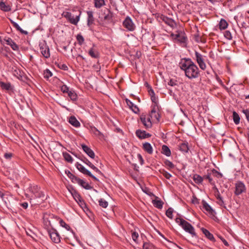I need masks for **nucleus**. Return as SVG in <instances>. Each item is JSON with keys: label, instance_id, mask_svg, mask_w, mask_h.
I'll list each match as a JSON object with an SVG mask.
<instances>
[{"label": "nucleus", "instance_id": "obj_49", "mask_svg": "<svg viewBox=\"0 0 249 249\" xmlns=\"http://www.w3.org/2000/svg\"><path fill=\"white\" fill-rule=\"evenodd\" d=\"M174 210L173 208L170 207L168 209V210L166 212V215L170 219L173 218V213Z\"/></svg>", "mask_w": 249, "mask_h": 249}, {"label": "nucleus", "instance_id": "obj_31", "mask_svg": "<svg viewBox=\"0 0 249 249\" xmlns=\"http://www.w3.org/2000/svg\"><path fill=\"white\" fill-rule=\"evenodd\" d=\"M203 178H203L201 176L197 174H193L192 175V179H193L194 181L195 182V183L196 184L202 183Z\"/></svg>", "mask_w": 249, "mask_h": 249}, {"label": "nucleus", "instance_id": "obj_7", "mask_svg": "<svg viewBox=\"0 0 249 249\" xmlns=\"http://www.w3.org/2000/svg\"><path fill=\"white\" fill-rule=\"evenodd\" d=\"M123 25L128 31H133L136 28V26L132 19L127 16L123 22Z\"/></svg>", "mask_w": 249, "mask_h": 249}, {"label": "nucleus", "instance_id": "obj_35", "mask_svg": "<svg viewBox=\"0 0 249 249\" xmlns=\"http://www.w3.org/2000/svg\"><path fill=\"white\" fill-rule=\"evenodd\" d=\"M69 97L70 98L71 100L72 101H75L77 99V95L75 92L74 90L72 89H71L69 93H68Z\"/></svg>", "mask_w": 249, "mask_h": 249}, {"label": "nucleus", "instance_id": "obj_30", "mask_svg": "<svg viewBox=\"0 0 249 249\" xmlns=\"http://www.w3.org/2000/svg\"><path fill=\"white\" fill-rule=\"evenodd\" d=\"M161 152L162 154L167 157H170L171 155V152L170 148L166 145H163L162 146Z\"/></svg>", "mask_w": 249, "mask_h": 249}, {"label": "nucleus", "instance_id": "obj_17", "mask_svg": "<svg viewBox=\"0 0 249 249\" xmlns=\"http://www.w3.org/2000/svg\"><path fill=\"white\" fill-rule=\"evenodd\" d=\"M4 40L5 41L6 44L10 46L14 51L18 50V46L11 38L8 37L5 38Z\"/></svg>", "mask_w": 249, "mask_h": 249}, {"label": "nucleus", "instance_id": "obj_52", "mask_svg": "<svg viewBox=\"0 0 249 249\" xmlns=\"http://www.w3.org/2000/svg\"><path fill=\"white\" fill-rule=\"evenodd\" d=\"M60 89H61V90L63 93H68L69 91H70V90L69 89V88L65 85H63L61 86Z\"/></svg>", "mask_w": 249, "mask_h": 249}, {"label": "nucleus", "instance_id": "obj_37", "mask_svg": "<svg viewBox=\"0 0 249 249\" xmlns=\"http://www.w3.org/2000/svg\"><path fill=\"white\" fill-rule=\"evenodd\" d=\"M179 150L183 152H188L189 148L188 143L187 142H183L179 145Z\"/></svg>", "mask_w": 249, "mask_h": 249}, {"label": "nucleus", "instance_id": "obj_48", "mask_svg": "<svg viewBox=\"0 0 249 249\" xmlns=\"http://www.w3.org/2000/svg\"><path fill=\"white\" fill-rule=\"evenodd\" d=\"M99 205L104 208H106L108 206V202L104 199L101 198L99 200Z\"/></svg>", "mask_w": 249, "mask_h": 249}, {"label": "nucleus", "instance_id": "obj_1", "mask_svg": "<svg viewBox=\"0 0 249 249\" xmlns=\"http://www.w3.org/2000/svg\"><path fill=\"white\" fill-rule=\"evenodd\" d=\"M180 69L184 71L185 75L190 79L196 78L199 75L197 66L190 58H183L179 63Z\"/></svg>", "mask_w": 249, "mask_h": 249}, {"label": "nucleus", "instance_id": "obj_60", "mask_svg": "<svg viewBox=\"0 0 249 249\" xmlns=\"http://www.w3.org/2000/svg\"><path fill=\"white\" fill-rule=\"evenodd\" d=\"M162 173L163 176L166 178L167 179H169L172 175L169 172H161Z\"/></svg>", "mask_w": 249, "mask_h": 249}, {"label": "nucleus", "instance_id": "obj_24", "mask_svg": "<svg viewBox=\"0 0 249 249\" xmlns=\"http://www.w3.org/2000/svg\"><path fill=\"white\" fill-rule=\"evenodd\" d=\"M0 8L4 12H9L11 10V5L3 1L0 2Z\"/></svg>", "mask_w": 249, "mask_h": 249}, {"label": "nucleus", "instance_id": "obj_29", "mask_svg": "<svg viewBox=\"0 0 249 249\" xmlns=\"http://www.w3.org/2000/svg\"><path fill=\"white\" fill-rule=\"evenodd\" d=\"M157 198H159L158 197L156 196V199L153 200L152 203L156 208L161 209L163 207V202L160 199H157Z\"/></svg>", "mask_w": 249, "mask_h": 249}, {"label": "nucleus", "instance_id": "obj_50", "mask_svg": "<svg viewBox=\"0 0 249 249\" xmlns=\"http://www.w3.org/2000/svg\"><path fill=\"white\" fill-rule=\"evenodd\" d=\"M75 166L79 171H89L85 169L83 165L78 162L76 163Z\"/></svg>", "mask_w": 249, "mask_h": 249}, {"label": "nucleus", "instance_id": "obj_8", "mask_svg": "<svg viewBox=\"0 0 249 249\" xmlns=\"http://www.w3.org/2000/svg\"><path fill=\"white\" fill-rule=\"evenodd\" d=\"M48 234L53 242L55 243H58L60 242V237L56 230L52 228V229H47Z\"/></svg>", "mask_w": 249, "mask_h": 249}, {"label": "nucleus", "instance_id": "obj_45", "mask_svg": "<svg viewBox=\"0 0 249 249\" xmlns=\"http://www.w3.org/2000/svg\"><path fill=\"white\" fill-rule=\"evenodd\" d=\"M233 119L234 123L236 124H238L239 123L240 120V117L238 113L235 111L233 112Z\"/></svg>", "mask_w": 249, "mask_h": 249}, {"label": "nucleus", "instance_id": "obj_61", "mask_svg": "<svg viewBox=\"0 0 249 249\" xmlns=\"http://www.w3.org/2000/svg\"><path fill=\"white\" fill-rule=\"evenodd\" d=\"M192 202L193 204H198L199 203V199H197L196 196H193V198L192 199Z\"/></svg>", "mask_w": 249, "mask_h": 249}, {"label": "nucleus", "instance_id": "obj_26", "mask_svg": "<svg viewBox=\"0 0 249 249\" xmlns=\"http://www.w3.org/2000/svg\"><path fill=\"white\" fill-rule=\"evenodd\" d=\"M87 13L88 15L87 25L90 27L94 21L93 14L91 11H87Z\"/></svg>", "mask_w": 249, "mask_h": 249}, {"label": "nucleus", "instance_id": "obj_2", "mask_svg": "<svg viewBox=\"0 0 249 249\" xmlns=\"http://www.w3.org/2000/svg\"><path fill=\"white\" fill-rule=\"evenodd\" d=\"M27 192L33 194L30 198V202L34 205H38L45 199V196L44 193L40 190V188L35 184H30L27 189Z\"/></svg>", "mask_w": 249, "mask_h": 249}, {"label": "nucleus", "instance_id": "obj_41", "mask_svg": "<svg viewBox=\"0 0 249 249\" xmlns=\"http://www.w3.org/2000/svg\"><path fill=\"white\" fill-rule=\"evenodd\" d=\"M90 131L92 133L97 136H100L103 135L102 133L94 126H90Z\"/></svg>", "mask_w": 249, "mask_h": 249}, {"label": "nucleus", "instance_id": "obj_54", "mask_svg": "<svg viewBox=\"0 0 249 249\" xmlns=\"http://www.w3.org/2000/svg\"><path fill=\"white\" fill-rule=\"evenodd\" d=\"M224 36L225 38L229 40H231L232 39V35L231 33L229 31H226L224 33Z\"/></svg>", "mask_w": 249, "mask_h": 249}, {"label": "nucleus", "instance_id": "obj_22", "mask_svg": "<svg viewBox=\"0 0 249 249\" xmlns=\"http://www.w3.org/2000/svg\"><path fill=\"white\" fill-rule=\"evenodd\" d=\"M142 148L143 150L149 154H152L153 149L151 144L149 142H144L142 144Z\"/></svg>", "mask_w": 249, "mask_h": 249}, {"label": "nucleus", "instance_id": "obj_34", "mask_svg": "<svg viewBox=\"0 0 249 249\" xmlns=\"http://www.w3.org/2000/svg\"><path fill=\"white\" fill-rule=\"evenodd\" d=\"M56 218L58 220H59V223L60 224V225L62 226V227L65 228L67 231H72V229L70 227V226L67 224L64 220H63L61 219H60L59 217H57L56 216Z\"/></svg>", "mask_w": 249, "mask_h": 249}, {"label": "nucleus", "instance_id": "obj_4", "mask_svg": "<svg viewBox=\"0 0 249 249\" xmlns=\"http://www.w3.org/2000/svg\"><path fill=\"white\" fill-rule=\"evenodd\" d=\"M195 59L200 69L202 70H205L207 67L205 63L206 57L197 52H195Z\"/></svg>", "mask_w": 249, "mask_h": 249}, {"label": "nucleus", "instance_id": "obj_32", "mask_svg": "<svg viewBox=\"0 0 249 249\" xmlns=\"http://www.w3.org/2000/svg\"><path fill=\"white\" fill-rule=\"evenodd\" d=\"M216 190L217 191V193L215 194V196H216L217 199L218 200L217 203L221 206L225 208L226 206H225L224 202L223 200V198L221 197V196H220L219 192L217 188H216Z\"/></svg>", "mask_w": 249, "mask_h": 249}, {"label": "nucleus", "instance_id": "obj_12", "mask_svg": "<svg viewBox=\"0 0 249 249\" xmlns=\"http://www.w3.org/2000/svg\"><path fill=\"white\" fill-rule=\"evenodd\" d=\"M140 120L145 127L147 128L151 127L152 121L150 118V116H147V114H142L140 116Z\"/></svg>", "mask_w": 249, "mask_h": 249}, {"label": "nucleus", "instance_id": "obj_21", "mask_svg": "<svg viewBox=\"0 0 249 249\" xmlns=\"http://www.w3.org/2000/svg\"><path fill=\"white\" fill-rule=\"evenodd\" d=\"M201 231H202L203 233L205 234V236L209 239L210 240L213 242H215V240L213 236V235L210 232V231L207 230V229L202 228L201 229Z\"/></svg>", "mask_w": 249, "mask_h": 249}, {"label": "nucleus", "instance_id": "obj_27", "mask_svg": "<svg viewBox=\"0 0 249 249\" xmlns=\"http://www.w3.org/2000/svg\"><path fill=\"white\" fill-rule=\"evenodd\" d=\"M151 95V99L152 101V105L151 107H159L158 106V98L155 96L154 92L153 90L151 89V91L150 93Z\"/></svg>", "mask_w": 249, "mask_h": 249}, {"label": "nucleus", "instance_id": "obj_14", "mask_svg": "<svg viewBox=\"0 0 249 249\" xmlns=\"http://www.w3.org/2000/svg\"><path fill=\"white\" fill-rule=\"evenodd\" d=\"M40 51L42 55L46 58H48L50 56V52L49 47L46 44H41L39 45Z\"/></svg>", "mask_w": 249, "mask_h": 249}, {"label": "nucleus", "instance_id": "obj_10", "mask_svg": "<svg viewBox=\"0 0 249 249\" xmlns=\"http://www.w3.org/2000/svg\"><path fill=\"white\" fill-rule=\"evenodd\" d=\"M234 194L239 196L246 191L245 185L241 181H237L235 184Z\"/></svg>", "mask_w": 249, "mask_h": 249}, {"label": "nucleus", "instance_id": "obj_42", "mask_svg": "<svg viewBox=\"0 0 249 249\" xmlns=\"http://www.w3.org/2000/svg\"><path fill=\"white\" fill-rule=\"evenodd\" d=\"M105 4L104 0H94V6L97 8H100Z\"/></svg>", "mask_w": 249, "mask_h": 249}, {"label": "nucleus", "instance_id": "obj_44", "mask_svg": "<svg viewBox=\"0 0 249 249\" xmlns=\"http://www.w3.org/2000/svg\"><path fill=\"white\" fill-rule=\"evenodd\" d=\"M182 177L189 182L192 181V175H188V172H180Z\"/></svg>", "mask_w": 249, "mask_h": 249}, {"label": "nucleus", "instance_id": "obj_33", "mask_svg": "<svg viewBox=\"0 0 249 249\" xmlns=\"http://www.w3.org/2000/svg\"><path fill=\"white\" fill-rule=\"evenodd\" d=\"M139 186L141 187V189L142 190V192L146 194V195H147L148 196H155L154 194L150 191V189L148 187L145 186H143L141 184H140V185Z\"/></svg>", "mask_w": 249, "mask_h": 249}, {"label": "nucleus", "instance_id": "obj_3", "mask_svg": "<svg viewBox=\"0 0 249 249\" xmlns=\"http://www.w3.org/2000/svg\"><path fill=\"white\" fill-rule=\"evenodd\" d=\"M65 173L70 178L72 182L74 183H78L86 190H90L92 188V187L88 182L76 177L75 175H73L71 172H65Z\"/></svg>", "mask_w": 249, "mask_h": 249}, {"label": "nucleus", "instance_id": "obj_57", "mask_svg": "<svg viewBox=\"0 0 249 249\" xmlns=\"http://www.w3.org/2000/svg\"><path fill=\"white\" fill-rule=\"evenodd\" d=\"M86 164L87 165H88L90 168L91 169L93 170H96V167L94 165H93L90 161H89V160H86Z\"/></svg>", "mask_w": 249, "mask_h": 249}, {"label": "nucleus", "instance_id": "obj_43", "mask_svg": "<svg viewBox=\"0 0 249 249\" xmlns=\"http://www.w3.org/2000/svg\"><path fill=\"white\" fill-rule=\"evenodd\" d=\"M52 75V72L49 69H47L44 71L43 76L45 79H48Z\"/></svg>", "mask_w": 249, "mask_h": 249}, {"label": "nucleus", "instance_id": "obj_15", "mask_svg": "<svg viewBox=\"0 0 249 249\" xmlns=\"http://www.w3.org/2000/svg\"><path fill=\"white\" fill-rule=\"evenodd\" d=\"M176 33H177V40L181 43H184L186 41V37L185 33L181 30H177Z\"/></svg>", "mask_w": 249, "mask_h": 249}, {"label": "nucleus", "instance_id": "obj_46", "mask_svg": "<svg viewBox=\"0 0 249 249\" xmlns=\"http://www.w3.org/2000/svg\"><path fill=\"white\" fill-rule=\"evenodd\" d=\"M137 172H131V173L130 174V176L131 177H132V178L136 181V182H137V183L139 185H140V182L139 181V178H138V175L136 174Z\"/></svg>", "mask_w": 249, "mask_h": 249}, {"label": "nucleus", "instance_id": "obj_5", "mask_svg": "<svg viewBox=\"0 0 249 249\" xmlns=\"http://www.w3.org/2000/svg\"><path fill=\"white\" fill-rule=\"evenodd\" d=\"M81 16V12H80L78 15L75 17L71 14V13L69 12H64L62 14V16L66 18L69 21L75 25H76L80 20Z\"/></svg>", "mask_w": 249, "mask_h": 249}, {"label": "nucleus", "instance_id": "obj_56", "mask_svg": "<svg viewBox=\"0 0 249 249\" xmlns=\"http://www.w3.org/2000/svg\"><path fill=\"white\" fill-rule=\"evenodd\" d=\"M242 112L245 115L247 120L249 122V109H243Z\"/></svg>", "mask_w": 249, "mask_h": 249}, {"label": "nucleus", "instance_id": "obj_53", "mask_svg": "<svg viewBox=\"0 0 249 249\" xmlns=\"http://www.w3.org/2000/svg\"><path fill=\"white\" fill-rule=\"evenodd\" d=\"M153 248V245L151 243L145 242L143 244V249H151Z\"/></svg>", "mask_w": 249, "mask_h": 249}, {"label": "nucleus", "instance_id": "obj_13", "mask_svg": "<svg viewBox=\"0 0 249 249\" xmlns=\"http://www.w3.org/2000/svg\"><path fill=\"white\" fill-rule=\"evenodd\" d=\"M70 189H68L71 195L72 196L73 198L75 200V201L77 202H80L81 204H83L84 203L83 200L82 199L80 194L78 193V192L74 189L72 186L70 187Z\"/></svg>", "mask_w": 249, "mask_h": 249}, {"label": "nucleus", "instance_id": "obj_51", "mask_svg": "<svg viewBox=\"0 0 249 249\" xmlns=\"http://www.w3.org/2000/svg\"><path fill=\"white\" fill-rule=\"evenodd\" d=\"M76 39L78 41L79 44L80 45H81L84 41V38L83 36L80 34H78L77 35Z\"/></svg>", "mask_w": 249, "mask_h": 249}, {"label": "nucleus", "instance_id": "obj_19", "mask_svg": "<svg viewBox=\"0 0 249 249\" xmlns=\"http://www.w3.org/2000/svg\"><path fill=\"white\" fill-rule=\"evenodd\" d=\"M162 20L168 25L170 26L171 28H174L176 25L175 21L172 18H169L165 16H163Z\"/></svg>", "mask_w": 249, "mask_h": 249}, {"label": "nucleus", "instance_id": "obj_36", "mask_svg": "<svg viewBox=\"0 0 249 249\" xmlns=\"http://www.w3.org/2000/svg\"><path fill=\"white\" fill-rule=\"evenodd\" d=\"M0 86L2 89L9 90L12 89V86L9 82L5 83L3 82H0Z\"/></svg>", "mask_w": 249, "mask_h": 249}, {"label": "nucleus", "instance_id": "obj_28", "mask_svg": "<svg viewBox=\"0 0 249 249\" xmlns=\"http://www.w3.org/2000/svg\"><path fill=\"white\" fill-rule=\"evenodd\" d=\"M89 54L92 57L94 58H98L99 57V53L98 51L94 49V48H91L89 51Z\"/></svg>", "mask_w": 249, "mask_h": 249}, {"label": "nucleus", "instance_id": "obj_16", "mask_svg": "<svg viewBox=\"0 0 249 249\" xmlns=\"http://www.w3.org/2000/svg\"><path fill=\"white\" fill-rule=\"evenodd\" d=\"M125 102L129 108L135 113L137 114L139 112L138 107L128 99H125Z\"/></svg>", "mask_w": 249, "mask_h": 249}, {"label": "nucleus", "instance_id": "obj_6", "mask_svg": "<svg viewBox=\"0 0 249 249\" xmlns=\"http://www.w3.org/2000/svg\"><path fill=\"white\" fill-rule=\"evenodd\" d=\"M55 217L54 215L50 213H43V220L46 229H49L50 227H53L52 220Z\"/></svg>", "mask_w": 249, "mask_h": 249}, {"label": "nucleus", "instance_id": "obj_59", "mask_svg": "<svg viewBox=\"0 0 249 249\" xmlns=\"http://www.w3.org/2000/svg\"><path fill=\"white\" fill-rule=\"evenodd\" d=\"M168 85L170 86L174 87V86L177 85V82H176V81L175 80H173V79H171L168 82Z\"/></svg>", "mask_w": 249, "mask_h": 249}, {"label": "nucleus", "instance_id": "obj_20", "mask_svg": "<svg viewBox=\"0 0 249 249\" xmlns=\"http://www.w3.org/2000/svg\"><path fill=\"white\" fill-rule=\"evenodd\" d=\"M136 136L140 139H145L149 138L151 136V135L148 133H146L145 131L141 130H138L136 132Z\"/></svg>", "mask_w": 249, "mask_h": 249}, {"label": "nucleus", "instance_id": "obj_40", "mask_svg": "<svg viewBox=\"0 0 249 249\" xmlns=\"http://www.w3.org/2000/svg\"><path fill=\"white\" fill-rule=\"evenodd\" d=\"M228 23L223 19H221L219 22V26L220 30H225L228 27Z\"/></svg>", "mask_w": 249, "mask_h": 249}, {"label": "nucleus", "instance_id": "obj_25", "mask_svg": "<svg viewBox=\"0 0 249 249\" xmlns=\"http://www.w3.org/2000/svg\"><path fill=\"white\" fill-rule=\"evenodd\" d=\"M202 204L203 208L206 211H207L210 214H213L214 211L208 203H207L205 200H202Z\"/></svg>", "mask_w": 249, "mask_h": 249}, {"label": "nucleus", "instance_id": "obj_58", "mask_svg": "<svg viewBox=\"0 0 249 249\" xmlns=\"http://www.w3.org/2000/svg\"><path fill=\"white\" fill-rule=\"evenodd\" d=\"M139 234L137 232H133L132 233V238L134 241H136V240L138 238Z\"/></svg>", "mask_w": 249, "mask_h": 249}, {"label": "nucleus", "instance_id": "obj_11", "mask_svg": "<svg viewBox=\"0 0 249 249\" xmlns=\"http://www.w3.org/2000/svg\"><path fill=\"white\" fill-rule=\"evenodd\" d=\"M147 116H150V118L152 121L158 122L160 119V115L159 113V107H152L151 112Z\"/></svg>", "mask_w": 249, "mask_h": 249}, {"label": "nucleus", "instance_id": "obj_38", "mask_svg": "<svg viewBox=\"0 0 249 249\" xmlns=\"http://www.w3.org/2000/svg\"><path fill=\"white\" fill-rule=\"evenodd\" d=\"M63 157L65 160L68 162L72 163L73 161V159L71 155L68 153L65 152H63Z\"/></svg>", "mask_w": 249, "mask_h": 249}, {"label": "nucleus", "instance_id": "obj_63", "mask_svg": "<svg viewBox=\"0 0 249 249\" xmlns=\"http://www.w3.org/2000/svg\"><path fill=\"white\" fill-rule=\"evenodd\" d=\"M12 156V154L11 153H5L4 155V157L6 159H10Z\"/></svg>", "mask_w": 249, "mask_h": 249}, {"label": "nucleus", "instance_id": "obj_9", "mask_svg": "<svg viewBox=\"0 0 249 249\" xmlns=\"http://www.w3.org/2000/svg\"><path fill=\"white\" fill-rule=\"evenodd\" d=\"M181 226L185 231L190 233L193 236H196L194 228L187 221L185 220L182 221Z\"/></svg>", "mask_w": 249, "mask_h": 249}, {"label": "nucleus", "instance_id": "obj_47", "mask_svg": "<svg viewBox=\"0 0 249 249\" xmlns=\"http://www.w3.org/2000/svg\"><path fill=\"white\" fill-rule=\"evenodd\" d=\"M12 23L13 24V26H14V27H15L17 29V30L20 31L21 33H23L24 34H27V32L23 30L17 23L12 21Z\"/></svg>", "mask_w": 249, "mask_h": 249}, {"label": "nucleus", "instance_id": "obj_23", "mask_svg": "<svg viewBox=\"0 0 249 249\" xmlns=\"http://www.w3.org/2000/svg\"><path fill=\"white\" fill-rule=\"evenodd\" d=\"M69 122L70 124L75 127L80 126V124L77 119L73 116H71L69 119Z\"/></svg>", "mask_w": 249, "mask_h": 249}, {"label": "nucleus", "instance_id": "obj_39", "mask_svg": "<svg viewBox=\"0 0 249 249\" xmlns=\"http://www.w3.org/2000/svg\"><path fill=\"white\" fill-rule=\"evenodd\" d=\"M213 173L210 172L207 175L204 176V178L208 179L209 183L212 185H215V181L213 180Z\"/></svg>", "mask_w": 249, "mask_h": 249}, {"label": "nucleus", "instance_id": "obj_64", "mask_svg": "<svg viewBox=\"0 0 249 249\" xmlns=\"http://www.w3.org/2000/svg\"><path fill=\"white\" fill-rule=\"evenodd\" d=\"M183 220H184L181 218H176L175 220L176 222L178 223H179V225L180 226L182 225V221Z\"/></svg>", "mask_w": 249, "mask_h": 249}, {"label": "nucleus", "instance_id": "obj_62", "mask_svg": "<svg viewBox=\"0 0 249 249\" xmlns=\"http://www.w3.org/2000/svg\"><path fill=\"white\" fill-rule=\"evenodd\" d=\"M170 38L173 40H177V33H176V34H174L173 33H171V34H170Z\"/></svg>", "mask_w": 249, "mask_h": 249}, {"label": "nucleus", "instance_id": "obj_55", "mask_svg": "<svg viewBox=\"0 0 249 249\" xmlns=\"http://www.w3.org/2000/svg\"><path fill=\"white\" fill-rule=\"evenodd\" d=\"M212 173H213V178H219L223 176L221 172H212Z\"/></svg>", "mask_w": 249, "mask_h": 249}, {"label": "nucleus", "instance_id": "obj_18", "mask_svg": "<svg viewBox=\"0 0 249 249\" xmlns=\"http://www.w3.org/2000/svg\"><path fill=\"white\" fill-rule=\"evenodd\" d=\"M83 151L91 158L93 159L95 157L94 152L88 146L84 144L81 145Z\"/></svg>", "mask_w": 249, "mask_h": 249}]
</instances>
